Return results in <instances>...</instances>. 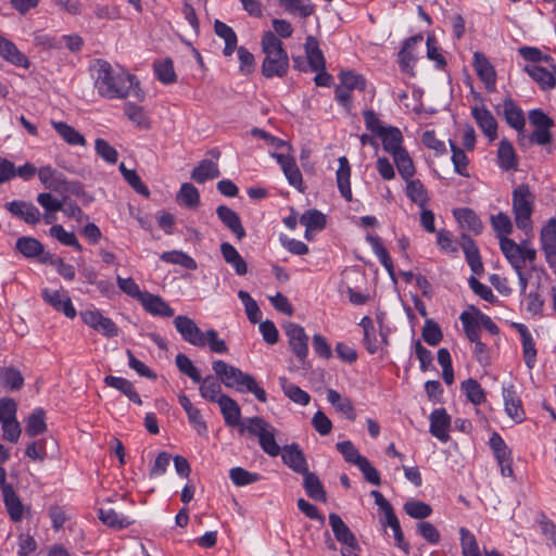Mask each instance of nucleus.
<instances>
[{
    "mask_svg": "<svg viewBox=\"0 0 556 556\" xmlns=\"http://www.w3.org/2000/svg\"><path fill=\"white\" fill-rule=\"evenodd\" d=\"M94 88L98 93L108 99H126L134 97L138 101L146 98L138 78L124 68L115 70L103 60L93 65Z\"/></svg>",
    "mask_w": 556,
    "mask_h": 556,
    "instance_id": "f257e3e1",
    "label": "nucleus"
},
{
    "mask_svg": "<svg viewBox=\"0 0 556 556\" xmlns=\"http://www.w3.org/2000/svg\"><path fill=\"white\" fill-rule=\"evenodd\" d=\"M363 115L366 128L381 140L384 151L392 156L399 173L413 174V160L403 146L402 131L395 126L384 125L371 110L364 111Z\"/></svg>",
    "mask_w": 556,
    "mask_h": 556,
    "instance_id": "f03ea898",
    "label": "nucleus"
},
{
    "mask_svg": "<svg viewBox=\"0 0 556 556\" xmlns=\"http://www.w3.org/2000/svg\"><path fill=\"white\" fill-rule=\"evenodd\" d=\"M212 368L225 387L236 389L241 393H252L262 403L267 401L266 391L258 386L252 375L245 374L240 368L229 365L222 359L214 361Z\"/></svg>",
    "mask_w": 556,
    "mask_h": 556,
    "instance_id": "7ed1b4c3",
    "label": "nucleus"
},
{
    "mask_svg": "<svg viewBox=\"0 0 556 556\" xmlns=\"http://www.w3.org/2000/svg\"><path fill=\"white\" fill-rule=\"evenodd\" d=\"M174 325L186 342L197 348H204L207 345L211 352L217 354H225L228 352L226 341L218 338V332L215 329H208L203 332L193 319L185 315L176 316Z\"/></svg>",
    "mask_w": 556,
    "mask_h": 556,
    "instance_id": "20e7f679",
    "label": "nucleus"
},
{
    "mask_svg": "<svg viewBox=\"0 0 556 556\" xmlns=\"http://www.w3.org/2000/svg\"><path fill=\"white\" fill-rule=\"evenodd\" d=\"M262 51L265 58L262 63V73L265 77H283L289 68V58L283 49L282 41L274 31H264L261 39Z\"/></svg>",
    "mask_w": 556,
    "mask_h": 556,
    "instance_id": "39448f33",
    "label": "nucleus"
},
{
    "mask_svg": "<svg viewBox=\"0 0 556 556\" xmlns=\"http://www.w3.org/2000/svg\"><path fill=\"white\" fill-rule=\"evenodd\" d=\"M245 434L251 438H257L261 448L271 457L278 456L282 451L275 438V427L263 417L254 416L245 418V422L240 429V435Z\"/></svg>",
    "mask_w": 556,
    "mask_h": 556,
    "instance_id": "423d86ee",
    "label": "nucleus"
},
{
    "mask_svg": "<svg viewBox=\"0 0 556 556\" xmlns=\"http://www.w3.org/2000/svg\"><path fill=\"white\" fill-rule=\"evenodd\" d=\"M534 197L526 185H521L513 191V211L516 226L529 232L532 230L531 215Z\"/></svg>",
    "mask_w": 556,
    "mask_h": 556,
    "instance_id": "0eeeda50",
    "label": "nucleus"
},
{
    "mask_svg": "<svg viewBox=\"0 0 556 556\" xmlns=\"http://www.w3.org/2000/svg\"><path fill=\"white\" fill-rule=\"evenodd\" d=\"M286 336L288 337V343L296 356L301 366L305 369L311 368V363L307 359L308 355V336L304 328L298 324L289 323L285 326Z\"/></svg>",
    "mask_w": 556,
    "mask_h": 556,
    "instance_id": "6e6552de",
    "label": "nucleus"
},
{
    "mask_svg": "<svg viewBox=\"0 0 556 556\" xmlns=\"http://www.w3.org/2000/svg\"><path fill=\"white\" fill-rule=\"evenodd\" d=\"M489 446L496 459L503 477H514L513 452L502 435L494 431L489 439Z\"/></svg>",
    "mask_w": 556,
    "mask_h": 556,
    "instance_id": "1a4fd4ad",
    "label": "nucleus"
},
{
    "mask_svg": "<svg viewBox=\"0 0 556 556\" xmlns=\"http://www.w3.org/2000/svg\"><path fill=\"white\" fill-rule=\"evenodd\" d=\"M489 446L496 459L503 477H514L513 452L502 435L494 431L489 439Z\"/></svg>",
    "mask_w": 556,
    "mask_h": 556,
    "instance_id": "9d476101",
    "label": "nucleus"
},
{
    "mask_svg": "<svg viewBox=\"0 0 556 556\" xmlns=\"http://www.w3.org/2000/svg\"><path fill=\"white\" fill-rule=\"evenodd\" d=\"M42 184L49 188H53L56 192L61 193L64 199L74 195L83 199L84 204H89L93 198L88 195L84 187L78 181L55 180V176H39Z\"/></svg>",
    "mask_w": 556,
    "mask_h": 556,
    "instance_id": "9b49d317",
    "label": "nucleus"
},
{
    "mask_svg": "<svg viewBox=\"0 0 556 556\" xmlns=\"http://www.w3.org/2000/svg\"><path fill=\"white\" fill-rule=\"evenodd\" d=\"M83 321L100 332L104 337L113 338L118 334V327L109 317L103 316L98 309H88L80 313Z\"/></svg>",
    "mask_w": 556,
    "mask_h": 556,
    "instance_id": "f8f14e48",
    "label": "nucleus"
},
{
    "mask_svg": "<svg viewBox=\"0 0 556 556\" xmlns=\"http://www.w3.org/2000/svg\"><path fill=\"white\" fill-rule=\"evenodd\" d=\"M505 412L516 424H521L526 420V410L522 401L518 395L514 384L503 387L502 391Z\"/></svg>",
    "mask_w": 556,
    "mask_h": 556,
    "instance_id": "ddd939ff",
    "label": "nucleus"
},
{
    "mask_svg": "<svg viewBox=\"0 0 556 556\" xmlns=\"http://www.w3.org/2000/svg\"><path fill=\"white\" fill-rule=\"evenodd\" d=\"M471 116L489 141L492 142L497 138V122L484 105H473Z\"/></svg>",
    "mask_w": 556,
    "mask_h": 556,
    "instance_id": "4468645a",
    "label": "nucleus"
},
{
    "mask_svg": "<svg viewBox=\"0 0 556 556\" xmlns=\"http://www.w3.org/2000/svg\"><path fill=\"white\" fill-rule=\"evenodd\" d=\"M42 299L46 303L52 306L56 312L63 313L67 318L76 317V309L72 303L71 298L64 290H49L42 291Z\"/></svg>",
    "mask_w": 556,
    "mask_h": 556,
    "instance_id": "2eb2a0df",
    "label": "nucleus"
},
{
    "mask_svg": "<svg viewBox=\"0 0 556 556\" xmlns=\"http://www.w3.org/2000/svg\"><path fill=\"white\" fill-rule=\"evenodd\" d=\"M422 39L421 35L408 38L399 52L400 67L408 75H414V66L417 60V48L422 42Z\"/></svg>",
    "mask_w": 556,
    "mask_h": 556,
    "instance_id": "dca6fc26",
    "label": "nucleus"
},
{
    "mask_svg": "<svg viewBox=\"0 0 556 556\" xmlns=\"http://www.w3.org/2000/svg\"><path fill=\"white\" fill-rule=\"evenodd\" d=\"M220 413L224 417L225 424L228 427H237L238 432L243 427L245 418L241 419V408L239 404L228 395H220L218 399Z\"/></svg>",
    "mask_w": 556,
    "mask_h": 556,
    "instance_id": "f3484780",
    "label": "nucleus"
},
{
    "mask_svg": "<svg viewBox=\"0 0 556 556\" xmlns=\"http://www.w3.org/2000/svg\"><path fill=\"white\" fill-rule=\"evenodd\" d=\"M430 433L441 442L450 440L451 416L446 413L445 408H437L430 414Z\"/></svg>",
    "mask_w": 556,
    "mask_h": 556,
    "instance_id": "a211bd4d",
    "label": "nucleus"
},
{
    "mask_svg": "<svg viewBox=\"0 0 556 556\" xmlns=\"http://www.w3.org/2000/svg\"><path fill=\"white\" fill-rule=\"evenodd\" d=\"M281 458L282 462L296 473L303 475L308 470L305 455L296 443L283 446Z\"/></svg>",
    "mask_w": 556,
    "mask_h": 556,
    "instance_id": "6ab92c4d",
    "label": "nucleus"
},
{
    "mask_svg": "<svg viewBox=\"0 0 556 556\" xmlns=\"http://www.w3.org/2000/svg\"><path fill=\"white\" fill-rule=\"evenodd\" d=\"M216 214L225 227H227L239 241L247 236L240 216L232 208L227 205H218Z\"/></svg>",
    "mask_w": 556,
    "mask_h": 556,
    "instance_id": "aec40b11",
    "label": "nucleus"
},
{
    "mask_svg": "<svg viewBox=\"0 0 556 556\" xmlns=\"http://www.w3.org/2000/svg\"><path fill=\"white\" fill-rule=\"evenodd\" d=\"M473 66L477 75L489 91H493L496 85V73L493 65L481 52H475Z\"/></svg>",
    "mask_w": 556,
    "mask_h": 556,
    "instance_id": "412c9836",
    "label": "nucleus"
},
{
    "mask_svg": "<svg viewBox=\"0 0 556 556\" xmlns=\"http://www.w3.org/2000/svg\"><path fill=\"white\" fill-rule=\"evenodd\" d=\"M5 208L13 215L29 225H36L40 222V212L31 203L25 201H12L5 204Z\"/></svg>",
    "mask_w": 556,
    "mask_h": 556,
    "instance_id": "4be33fe9",
    "label": "nucleus"
},
{
    "mask_svg": "<svg viewBox=\"0 0 556 556\" xmlns=\"http://www.w3.org/2000/svg\"><path fill=\"white\" fill-rule=\"evenodd\" d=\"M139 302L141 303L142 307L149 314H151L153 316H160V317L174 316V309L160 295H155L150 292H143V295Z\"/></svg>",
    "mask_w": 556,
    "mask_h": 556,
    "instance_id": "5701e85b",
    "label": "nucleus"
},
{
    "mask_svg": "<svg viewBox=\"0 0 556 556\" xmlns=\"http://www.w3.org/2000/svg\"><path fill=\"white\" fill-rule=\"evenodd\" d=\"M0 56L15 66L23 68L29 67L27 56L17 49L13 41L3 36H0Z\"/></svg>",
    "mask_w": 556,
    "mask_h": 556,
    "instance_id": "b1692460",
    "label": "nucleus"
},
{
    "mask_svg": "<svg viewBox=\"0 0 556 556\" xmlns=\"http://www.w3.org/2000/svg\"><path fill=\"white\" fill-rule=\"evenodd\" d=\"M460 247L464 251L466 261L472 273L480 275L483 271V264L480 252L472 238L468 235H462Z\"/></svg>",
    "mask_w": 556,
    "mask_h": 556,
    "instance_id": "393cba45",
    "label": "nucleus"
},
{
    "mask_svg": "<svg viewBox=\"0 0 556 556\" xmlns=\"http://www.w3.org/2000/svg\"><path fill=\"white\" fill-rule=\"evenodd\" d=\"M329 525L338 542L342 543L344 546H357V540L354 533L338 514L331 513L329 515Z\"/></svg>",
    "mask_w": 556,
    "mask_h": 556,
    "instance_id": "a878e982",
    "label": "nucleus"
},
{
    "mask_svg": "<svg viewBox=\"0 0 556 556\" xmlns=\"http://www.w3.org/2000/svg\"><path fill=\"white\" fill-rule=\"evenodd\" d=\"M3 503L13 522H18L24 516V505L12 485L3 486Z\"/></svg>",
    "mask_w": 556,
    "mask_h": 556,
    "instance_id": "bb28decb",
    "label": "nucleus"
},
{
    "mask_svg": "<svg viewBox=\"0 0 556 556\" xmlns=\"http://www.w3.org/2000/svg\"><path fill=\"white\" fill-rule=\"evenodd\" d=\"M525 72L540 86L543 90L554 89L556 78L554 73L538 64H528L523 67Z\"/></svg>",
    "mask_w": 556,
    "mask_h": 556,
    "instance_id": "cd10ccee",
    "label": "nucleus"
},
{
    "mask_svg": "<svg viewBox=\"0 0 556 556\" xmlns=\"http://www.w3.org/2000/svg\"><path fill=\"white\" fill-rule=\"evenodd\" d=\"M500 247L506 260L509 262L514 269H523V242L521 244H517L513 239L501 238Z\"/></svg>",
    "mask_w": 556,
    "mask_h": 556,
    "instance_id": "c85d7f7f",
    "label": "nucleus"
},
{
    "mask_svg": "<svg viewBox=\"0 0 556 556\" xmlns=\"http://www.w3.org/2000/svg\"><path fill=\"white\" fill-rule=\"evenodd\" d=\"M104 383L111 388H114L125 394L129 401L137 405H142V400L136 391L131 381L123 377L105 376Z\"/></svg>",
    "mask_w": 556,
    "mask_h": 556,
    "instance_id": "c756f323",
    "label": "nucleus"
},
{
    "mask_svg": "<svg viewBox=\"0 0 556 556\" xmlns=\"http://www.w3.org/2000/svg\"><path fill=\"white\" fill-rule=\"evenodd\" d=\"M303 488L308 497L314 501L325 503L327 501V494L325 488L318 478V476L309 470L303 473Z\"/></svg>",
    "mask_w": 556,
    "mask_h": 556,
    "instance_id": "7c9ffc66",
    "label": "nucleus"
},
{
    "mask_svg": "<svg viewBox=\"0 0 556 556\" xmlns=\"http://www.w3.org/2000/svg\"><path fill=\"white\" fill-rule=\"evenodd\" d=\"M453 215L456 220L475 235H479L483 230V225L479 216L468 207L455 208Z\"/></svg>",
    "mask_w": 556,
    "mask_h": 556,
    "instance_id": "2f4dec72",
    "label": "nucleus"
},
{
    "mask_svg": "<svg viewBox=\"0 0 556 556\" xmlns=\"http://www.w3.org/2000/svg\"><path fill=\"white\" fill-rule=\"evenodd\" d=\"M327 400L328 402L342 415H344L349 420L354 421L356 419V412L352 401L342 396L338 391L333 389H329L327 391Z\"/></svg>",
    "mask_w": 556,
    "mask_h": 556,
    "instance_id": "473e14b6",
    "label": "nucleus"
},
{
    "mask_svg": "<svg viewBox=\"0 0 556 556\" xmlns=\"http://www.w3.org/2000/svg\"><path fill=\"white\" fill-rule=\"evenodd\" d=\"M220 253L225 262L233 267L237 275L244 276L248 273L247 262L232 244L223 242L220 244Z\"/></svg>",
    "mask_w": 556,
    "mask_h": 556,
    "instance_id": "72a5a7b5",
    "label": "nucleus"
},
{
    "mask_svg": "<svg viewBox=\"0 0 556 556\" xmlns=\"http://www.w3.org/2000/svg\"><path fill=\"white\" fill-rule=\"evenodd\" d=\"M366 241L370 244L374 253L379 258L382 266L387 269V271L390 274L391 277L394 276V266L392 258L387 250V248L383 245L382 240L377 235L368 233L366 236Z\"/></svg>",
    "mask_w": 556,
    "mask_h": 556,
    "instance_id": "f704fd0d",
    "label": "nucleus"
},
{
    "mask_svg": "<svg viewBox=\"0 0 556 556\" xmlns=\"http://www.w3.org/2000/svg\"><path fill=\"white\" fill-rule=\"evenodd\" d=\"M305 53L312 71L317 72L325 70L324 54L319 49L317 39L313 36L306 38Z\"/></svg>",
    "mask_w": 556,
    "mask_h": 556,
    "instance_id": "c9c22d12",
    "label": "nucleus"
},
{
    "mask_svg": "<svg viewBox=\"0 0 556 556\" xmlns=\"http://www.w3.org/2000/svg\"><path fill=\"white\" fill-rule=\"evenodd\" d=\"M200 384L199 391L203 399L210 402H217L222 393V382L217 377L212 375L206 376L205 378L201 377V381L198 382Z\"/></svg>",
    "mask_w": 556,
    "mask_h": 556,
    "instance_id": "e433bc0d",
    "label": "nucleus"
},
{
    "mask_svg": "<svg viewBox=\"0 0 556 556\" xmlns=\"http://www.w3.org/2000/svg\"><path fill=\"white\" fill-rule=\"evenodd\" d=\"M503 110L507 124L518 131L522 130L526 125L522 110L511 99L504 101Z\"/></svg>",
    "mask_w": 556,
    "mask_h": 556,
    "instance_id": "4c0bfd02",
    "label": "nucleus"
},
{
    "mask_svg": "<svg viewBox=\"0 0 556 556\" xmlns=\"http://www.w3.org/2000/svg\"><path fill=\"white\" fill-rule=\"evenodd\" d=\"M279 384L285 395L289 397L292 402L302 406L308 405L311 401V395L306 391L302 390L296 384L290 382L286 377L279 378Z\"/></svg>",
    "mask_w": 556,
    "mask_h": 556,
    "instance_id": "58836bf2",
    "label": "nucleus"
},
{
    "mask_svg": "<svg viewBox=\"0 0 556 556\" xmlns=\"http://www.w3.org/2000/svg\"><path fill=\"white\" fill-rule=\"evenodd\" d=\"M214 30L218 37L224 39L225 48L224 54L226 56L231 55L237 49V35L231 27L227 24L216 20L214 23Z\"/></svg>",
    "mask_w": 556,
    "mask_h": 556,
    "instance_id": "ea45409f",
    "label": "nucleus"
},
{
    "mask_svg": "<svg viewBox=\"0 0 556 556\" xmlns=\"http://www.w3.org/2000/svg\"><path fill=\"white\" fill-rule=\"evenodd\" d=\"M0 383L10 391H16L24 386V377L13 366L2 367L0 368Z\"/></svg>",
    "mask_w": 556,
    "mask_h": 556,
    "instance_id": "a19ab883",
    "label": "nucleus"
},
{
    "mask_svg": "<svg viewBox=\"0 0 556 556\" xmlns=\"http://www.w3.org/2000/svg\"><path fill=\"white\" fill-rule=\"evenodd\" d=\"M406 195L420 208H424L429 200L428 192L419 179L407 180Z\"/></svg>",
    "mask_w": 556,
    "mask_h": 556,
    "instance_id": "79ce46f5",
    "label": "nucleus"
},
{
    "mask_svg": "<svg viewBox=\"0 0 556 556\" xmlns=\"http://www.w3.org/2000/svg\"><path fill=\"white\" fill-rule=\"evenodd\" d=\"M15 248L27 258L37 257L43 253L42 243L33 237L18 238Z\"/></svg>",
    "mask_w": 556,
    "mask_h": 556,
    "instance_id": "37998d69",
    "label": "nucleus"
},
{
    "mask_svg": "<svg viewBox=\"0 0 556 556\" xmlns=\"http://www.w3.org/2000/svg\"><path fill=\"white\" fill-rule=\"evenodd\" d=\"M47 430L46 415L42 408H36L27 418L25 431L28 437H37Z\"/></svg>",
    "mask_w": 556,
    "mask_h": 556,
    "instance_id": "c03bdc74",
    "label": "nucleus"
},
{
    "mask_svg": "<svg viewBox=\"0 0 556 556\" xmlns=\"http://www.w3.org/2000/svg\"><path fill=\"white\" fill-rule=\"evenodd\" d=\"M177 202L190 210H194L200 204V194L198 189L188 182L181 185L177 193Z\"/></svg>",
    "mask_w": 556,
    "mask_h": 556,
    "instance_id": "a18cd8bd",
    "label": "nucleus"
},
{
    "mask_svg": "<svg viewBox=\"0 0 556 556\" xmlns=\"http://www.w3.org/2000/svg\"><path fill=\"white\" fill-rule=\"evenodd\" d=\"M459 320L462 321L464 332L470 342L480 339L481 328L478 317L475 313L471 314L465 311L459 315Z\"/></svg>",
    "mask_w": 556,
    "mask_h": 556,
    "instance_id": "49530a36",
    "label": "nucleus"
},
{
    "mask_svg": "<svg viewBox=\"0 0 556 556\" xmlns=\"http://www.w3.org/2000/svg\"><path fill=\"white\" fill-rule=\"evenodd\" d=\"M52 127L55 131L72 146H85L86 141L83 135H80L74 127L63 122H52Z\"/></svg>",
    "mask_w": 556,
    "mask_h": 556,
    "instance_id": "de8ad7c7",
    "label": "nucleus"
},
{
    "mask_svg": "<svg viewBox=\"0 0 556 556\" xmlns=\"http://www.w3.org/2000/svg\"><path fill=\"white\" fill-rule=\"evenodd\" d=\"M459 541L463 556H481L475 534L465 527L459 529Z\"/></svg>",
    "mask_w": 556,
    "mask_h": 556,
    "instance_id": "09e8293b",
    "label": "nucleus"
},
{
    "mask_svg": "<svg viewBox=\"0 0 556 556\" xmlns=\"http://www.w3.org/2000/svg\"><path fill=\"white\" fill-rule=\"evenodd\" d=\"M300 223L308 230L320 231L326 227V215L316 208L305 211L300 217Z\"/></svg>",
    "mask_w": 556,
    "mask_h": 556,
    "instance_id": "8fccbe9b",
    "label": "nucleus"
},
{
    "mask_svg": "<svg viewBox=\"0 0 556 556\" xmlns=\"http://www.w3.org/2000/svg\"><path fill=\"white\" fill-rule=\"evenodd\" d=\"M99 519L104 525L115 529H124L131 523L127 517L116 513L113 508H100Z\"/></svg>",
    "mask_w": 556,
    "mask_h": 556,
    "instance_id": "3c124183",
    "label": "nucleus"
},
{
    "mask_svg": "<svg viewBox=\"0 0 556 556\" xmlns=\"http://www.w3.org/2000/svg\"><path fill=\"white\" fill-rule=\"evenodd\" d=\"M124 113L129 121L140 128H149V116L144 109L132 102H126L124 104Z\"/></svg>",
    "mask_w": 556,
    "mask_h": 556,
    "instance_id": "603ef678",
    "label": "nucleus"
},
{
    "mask_svg": "<svg viewBox=\"0 0 556 556\" xmlns=\"http://www.w3.org/2000/svg\"><path fill=\"white\" fill-rule=\"evenodd\" d=\"M161 260L165 263L177 264L186 269H197V262L188 254L181 251H167L162 253Z\"/></svg>",
    "mask_w": 556,
    "mask_h": 556,
    "instance_id": "864d4df0",
    "label": "nucleus"
},
{
    "mask_svg": "<svg viewBox=\"0 0 556 556\" xmlns=\"http://www.w3.org/2000/svg\"><path fill=\"white\" fill-rule=\"evenodd\" d=\"M497 157L500 166L503 170L516 169L515 151L513 146L508 141H501Z\"/></svg>",
    "mask_w": 556,
    "mask_h": 556,
    "instance_id": "5fc2aeb1",
    "label": "nucleus"
},
{
    "mask_svg": "<svg viewBox=\"0 0 556 556\" xmlns=\"http://www.w3.org/2000/svg\"><path fill=\"white\" fill-rule=\"evenodd\" d=\"M462 390L466 394L467 399L475 405H480L485 401V393L480 383L472 378L462 382Z\"/></svg>",
    "mask_w": 556,
    "mask_h": 556,
    "instance_id": "6e6d98bb",
    "label": "nucleus"
},
{
    "mask_svg": "<svg viewBox=\"0 0 556 556\" xmlns=\"http://www.w3.org/2000/svg\"><path fill=\"white\" fill-rule=\"evenodd\" d=\"M50 236L66 247H72L77 251H81L83 247L78 242L74 232L66 231L62 225H53L50 230Z\"/></svg>",
    "mask_w": 556,
    "mask_h": 556,
    "instance_id": "4d7b16f0",
    "label": "nucleus"
},
{
    "mask_svg": "<svg viewBox=\"0 0 556 556\" xmlns=\"http://www.w3.org/2000/svg\"><path fill=\"white\" fill-rule=\"evenodd\" d=\"M421 336L425 342L432 346L438 345L443 339L441 327L431 318L425 320Z\"/></svg>",
    "mask_w": 556,
    "mask_h": 556,
    "instance_id": "13d9d810",
    "label": "nucleus"
},
{
    "mask_svg": "<svg viewBox=\"0 0 556 556\" xmlns=\"http://www.w3.org/2000/svg\"><path fill=\"white\" fill-rule=\"evenodd\" d=\"M229 478L235 485L244 486L260 481L261 475L250 472L242 467H233L229 471Z\"/></svg>",
    "mask_w": 556,
    "mask_h": 556,
    "instance_id": "bf43d9fd",
    "label": "nucleus"
},
{
    "mask_svg": "<svg viewBox=\"0 0 556 556\" xmlns=\"http://www.w3.org/2000/svg\"><path fill=\"white\" fill-rule=\"evenodd\" d=\"M238 298L244 305L245 314L250 323H260L262 318V312L256 301L250 295V293L244 290H240L238 292Z\"/></svg>",
    "mask_w": 556,
    "mask_h": 556,
    "instance_id": "052dcab7",
    "label": "nucleus"
},
{
    "mask_svg": "<svg viewBox=\"0 0 556 556\" xmlns=\"http://www.w3.org/2000/svg\"><path fill=\"white\" fill-rule=\"evenodd\" d=\"M381 522L383 526H389L392 529L395 545L400 547L402 551H404L406 554H408L409 544L404 539V534L395 513H392L391 515L387 516L386 520Z\"/></svg>",
    "mask_w": 556,
    "mask_h": 556,
    "instance_id": "680f3d73",
    "label": "nucleus"
},
{
    "mask_svg": "<svg viewBox=\"0 0 556 556\" xmlns=\"http://www.w3.org/2000/svg\"><path fill=\"white\" fill-rule=\"evenodd\" d=\"M403 509L409 517L415 519H425L432 514L431 506L418 500L405 502Z\"/></svg>",
    "mask_w": 556,
    "mask_h": 556,
    "instance_id": "e2e57ef3",
    "label": "nucleus"
},
{
    "mask_svg": "<svg viewBox=\"0 0 556 556\" xmlns=\"http://www.w3.org/2000/svg\"><path fill=\"white\" fill-rule=\"evenodd\" d=\"M279 3L290 13H298L302 17L313 14L314 5L305 0H278Z\"/></svg>",
    "mask_w": 556,
    "mask_h": 556,
    "instance_id": "0e129e2a",
    "label": "nucleus"
},
{
    "mask_svg": "<svg viewBox=\"0 0 556 556\" xmlns=\"http://www.w3.org/2000/svg\"><path fill=\"white\" fill-rule=\"evenodd\" d=\"M175 363L179 371L188 376L193 382L201 381L200 371L187 355L179 353L175 358Z\"/></svg>",
    "mask_w": 556,
    "mask_h": 556,
    "instance_id": "69168bd1",
    "label": "nucleus"
},
{
    "mask_svg": "<svg viewBox=\"0 0 556 556\" xmlns=\"http://www.w3.org/2000/svg\"><path fill=\"white\" fill-rule=\"evenodd\" d=\"M219 157V152L210 151L207 156L192 170V174H218L219 168L217 165V160Z\"/></svg>",
    "mask_w": 556,
    "mask_h": 556,
    "instance_id": "338daca9",
    "label": "nucleus"
},
{
    "mask_svg": "<svg viewBox=\"0 0 556 556\" xmlns=\"http://www.w3.org/2000/svg\"><path fill=\"white\" fill-rule=\"evenodd\" d=\"M154 72L160 81L163 84H172L176 80L174 65L170 60L159 62L154 65Z\"/></svg>",
    "mask_w": 556,
    "mask_h": 556,
    "instance_id": "774afa93",
    "label": "nucleus"
}]
</instances>
